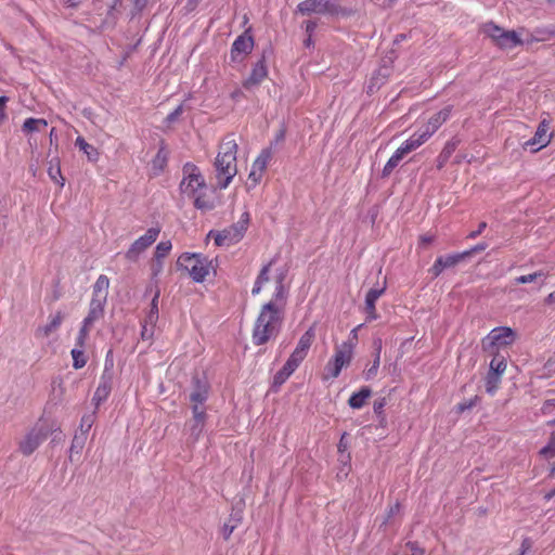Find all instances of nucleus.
I'll return each instance as SVG.
<instances>
[{"mask_svg": "<svg viewBox=\"0 0 555 555\" xmlns=\"http://www.w3.org/2000/svg\"><path fill=\"white\" fill-rule=\"evenodd\" d=\"M284 319L283 308L273 301L261 307L253 328V343L256 346L267 344L271 338L278 336Z\"/></svg>", "mask_w": 555, "mask_h": 555, "instance_id": "1", "label": "nucleus"}, {"mask_svg": "<svg viewBox=\"0 0 555 555\" xmlns=\"http://www.w3.org/2000/svg\"><path fill=\"white\" fill-rule=\"evenodd\" d=\"M236 150L235 141H227L220 146V151L215 160L218 188L227 189L234 176L236 169Z\"/></svg>", "mask_w": 555, "mask_h": 555, "instance_id": "2", "label": "nucleus"}, {"mask_svg": "<svg viewBox=\"0 0 555 555\" xmlns=\"http://www.w3.org/2000/svg\"><path fill=\"white\" fill-rule=\"evenodd\" d=\"M210 261L207 257L196 253H183L177 260V268L185 270L196 283L205 281L209 273Z\"/></svg>", "mask_w": 555, "mask_h": 555, "instance_id": "3", "label": "nucleus"}, {"mask_svg": "<svg viewBox=\"0 0 555 555\" xmlns=\"http://www.w3.org/2000/svg\"><path fill=\"white\" fill-rule=\"evenodd\" d=\"M485 249L486 243L480 242L474 247L462 253L440 256L436 259L428 272L431 274L433 279H436L442 273L444 269L453 268L462 261L470 260L476 255L483 253Z\"/></svg>", "mask_w": 555, "mask_h": 555, "instance_id": "4", "label": "nucleus"}, {"mask_svg": "<svg viewBox=\"0 0 555 555\" xmlns=\"http://www.w3.org/2000/svg\"><path fill=\"white\" fill-rule=\"evenodd\" d=\"M297 12L302 15L328 14L334 17L350 16L351 10L327 0H304L297 5Z\"/></svg>", "mask_w": 555, "mask_h": 555, "instance_id": "5", "label": "nucleus"}, {"mask_svg": "<svg viewBox=\"0 0 555 555\" xmlns=\"http://www.w3.org/2000/svg\"><path fill=\"white\" fill-rule=\"evenodd\" d=\"M525 33L526 28L524 27L517 30H504L495 25L488 24V36L503 50H513L525 44Z\"/></svg>", "mask_w": 555, "mask_h": 555, "instance_id": "6", "label": "nucleus"}, {"mask_svg": "<svg viewBox=\"0 0 555 555\" xmlns=\"http://www.w3.org/2000/svg\"><path fill=\"white\" fill-rule=\"evenodd\" d=\"M517 333L509 326H498L488 333V353L508 351L515 343Z\"/></svg>", "mask_w": 555, "mask_h": 555, "instance_id": "7", "label": "nucleus"}, {"mask_svg": "<svg viewBox=\"0 0 555 555\" xmlns=\"http://www.w3.org/2000/svg\"><path fill=\"white\" fill-rule=\"evenodd\" d=\"M491 361L488 364V393H492L501 382V376L507 367L509 351H493L488 353Z\"/></svg>", "mask_w": 555, "mask_h": 555, "instance_id": "8", "label": "nucleus"}, {"mask_svg": "<svg viewBox=\"0 0 555 555\" xmlns=\"http://www.w3.org/2000/svg\"><path fill=\"white\" fill-rule=\"evenodd\" d=\"M210 393V383L205 372H195L191 378V392L189 396L191 408H205Z\"/></svg>", "mask_w": 555, "mask_h": 555, "instance_id": "9", "label": "nucleus"}, {"mask_svg": "<svg viewBox=\"0 0 555 555\" xmlns=\"http://www.w3.org/2000/svg\"><path fill=\"white\" fill-rule=\"evenodd\" d=\"M159 227L150 228L146 233L135 240L126 251L125 257L131 262L138 261L140 255L144 253L158 237Z\"/></svg>", "mask_w": 555, "mask_h": 555, "instance_id": "10", "label": "nucleus"}, {"mask_svg": "<svg viewBox=\"0 0 555 555\" xmlns=\"http://www.w3.org/2000/svg\"><path fill=\"white\" fill-rule=\"evenodd\" d=\"M52 427L40 425L33 428L20 443V450L24 455H30L49 437Z\"/></svg>", "mask_w": 555, "mask_h": 555, "instance_id": "11", "label": "nucleus"}, {"mask_svg": "<svg viewBox=\"0 0 555 555\" xmlns=\"http://www.w3.org/2000/svg\"><path fill=\"white\" fill-rule=\"evenodd\" d=\"M55 128L49 127V124L43 118H27L22 125V132L26 137L46 135L52 139Z\"/></svg>", "mask_w": 555, "mask_h": 555, "instance_id": "12", "label": "nucleus"}, {"mask_svg": "<svg viewBox=\"0 0 555 555\" xmlns=\"http://www.w3.org/2000/svg\"><path fill=\"white\" fill-rule=\"evenodd\" d=\"M113 377H114V372L112 371V369H108L107 365H105V369L100 378L99 386L95 389V392L92 398V401L96 408L102 402H104L107 399V397L109 396L112 388H113Z\"/></svg>", "mask_w": 555, "mask_h": 555, "instance_id": "13", "label": "nucleus"}, {"mask_svg": "<svg viewBox=\"0 0 555 555\" xmlns=\"http://www.w3.org/2000/svg\"><path fill=\"white\" fill-rule=\"evenodd\" d=\"M425 141H408L404 146H400L395 154L388 159L386 165L383 168L382 177L386 178L390 176L392 170L399 165L400 160L411 151L416 150L424 143Z\"/></svg>", "mask_w": 555, "mask_h": 555, "instance_id": "14", "label": "nucleus"}, {"mask_svg": "<svg viewBox=\"0 0 555 555\" xmlns=\"http://www.w3.org/2000/svg\"><path fill=\"white\" fill-rule=\"evenodd\" d=\"M315 333L313 327H309L299 338L295 350L289 356V359L300 364L307 357L308 351L314 340Z\"/></svg>", "mask_w": 555, "mask_h": 555, "instance_id": "15", "label": "nucleus"}, {"mask_svg": "<svg viewBox=\"0 0 555 555\" xmlns=\"http://www.w3.org/2000/svg\"><path fill=\"white\" fill-rule=\"evenodd\" d=\"M192 414L193 417L190 421V438L193 442L197 441L201 437L206 420H207V413L206 408H197L196 405L192 406Z\"/></svg>", "mask_w": 555, "mask_h": 555, "instance_id": "16", "label": "nucleus"}, {"mask_svg": "<svg viewBox=\"0 0 555 555\" xmlns=\"http://www.w3.org/2000/svg\"><path fill=\"white\" fill-rule=\"evenodd\" d=\"M354 343L352 339L343 343L339 347L336 348L335 354L331 362L336 364V370H341L344 366L350 364L353 353Z\"/></svg>", "mask_w": 555, "mask_h": 555, "instance_id": "17", "label": "nucleus"}, {"mask_svg": "<svg viewBox=\"0 0 555 555\" xmlns=\"http://www.w3.org/2000/svg\"><path fill=\"white\" fill-rule=\"evenodd\" d=\"M555 38V26H538L533 30L526 29V44L543 42Z\"/></svg>", "mask_w": 555, "mask_h": 555, "instance_id": "18", "label": "nucleus"}, {"mask_svg": "<svg viewBox=\"0 0 555 555\" xmlns=\"http://www.w3.org/2000/svg\"><path fill=\"white\" fill-rule=\"evenodd\" d=\"M254 48V39L251 35H249V30H246L244 34L238 36L231 49V59L232 61H236L240 54H248L251 52Z\"/></svg>", "mask_w": 555, "mask_h": 555, "instance_id": "19", "label": "nucleus"}, {"mask_svg": "<svg viewBox=\"0 0 555 555\" xmlns=\"http://www.w3.org/2000/svg\"><path fill=\"white\" fill-rule=\"evenodd\" d=\"M451 108L446 107L435 114L425 126L424 130L418 134L417 139H426L431 137L436 130L448 119Z\"/></svg>", "mask_w": 555, "mask_h": 555, "instance_id": "20", "label": "nucleus"}, {"mask_svg": "<svg viewBox=\"0 0 555 555\" xmlns=\"http://www.w3.org/2000/svg\"><path fill=\"white\" fill-rule=\"evenodd\" d=\"M268 75V69H267V65H266V59H264V55H262L261 60H259L249 77L247 79L244 80L243 82V87L245 89H251L256 86H258Z\"/></svg>", "mask_w": 555, "mask_h": 555, "instance_id": "21", "label": "nucleus"}, {"mask_svg": "<svg viewBox=\"0 0 555 555\" xmlns=\"http://www.w3.org/2000/svg\"><path fill=\"white\" fill-rule=\"evenodd\" d=\"M298 366V363L288 358L282 369H280L274 374L271 386L272 390L278 391L279 388L288 379V377L296 371Z\"/></svg>", "mask_w": 555, "mask_h": 555, "instance_id": "22", "label": "nucleus"}, {"mask_svg": "<svg viewBox=\"0 0 555 555\" xmlns=\"http://www.w3.org/2000/svg\"><path fill=\"white\" fill-rule=\"evenodd\" d=\"M249 222V214L244 212L241 217V219L232 224L231 227L224 229L223 231H229V234L227 233L228 241L231 244H235L242 240L244 236L245 231L247 230V224Z\"/></svg>", "mask_w": 555, "mask_h": 555, "instance_id": "23", "label": "nucleus"}, {"mask_svg": "<svg viewBox=\"0 0 555 555\" xmlns=\"http://www.w3.org/2000/svg\"><path fill=\"white\" fill-rule=\"evenodd\" d=\"M106 301L105 299L91 298L89 311L83 321L92 325L95 321L103 318Z\"/></svg>", "mask_w": 555, "mask_h": 555, "instance_id": "24", "label": "nucleus"}, {"mask_svg": "<svg viewBox=\"0 0 555 555\" xmlns=\"http://www.w3.org/2000/svg\"><path fill=\"white\" fill-rule=\"evenodd\" d=\"M168 156L169 151L166 149L165 145H162L157 154L151 162V170L154 177H158L160 173H163L165 167L167 166Z\"/></svg>", "mask_w": 555, "mask_h": 555, "instance_id": "25", "label": "nucleus"}, {"mask_svg": "<svg viewBox=\"0 0 555 555\" xmlns=\"http://www.w3.org/2000/svg\"><path fill=\"white\" fill-rule=\"evenodd\" d=\"M64 318V313L62 311H57L47 325L37 328L36 336L48 337L51 333L55 332L61 326Z\"/></svg>", "mask_w": 555, "mask_h": 555, "instance_id": "26", "label": "nucleus"}, {"mask_svg": "<svg viewBox=\"0 0 555 555\" xmlns=\"http://www.w3.org/2000/svg\"><path fill=\"white\" fill-rule=\"evenodd\" d=\"M48 175L50 179L55 182L60 188L65 184V178L62 176L61 162L59 156H52L49 159Z\"/></svg>", "mask_w": 555, "mask_h": 555, "instance_id": "27", "label": "nucleus"}, {"mask_svg": "<svg viewBox=\"0 0 555 555\" xmlns=\"http://www.w3.org/2000/svg\"><path fill=\"white\" fill-rule=\"evenodd\" d=\"M372 396V389L369 386H363L359 391L353 392L348 399V404L351 409H361L366 400Z\"/></svg>", "mask_w": 555, "mask_h": 555, "instance_id": "28", "label": "nucleus"}, {"mask_svg": "<svg viewBox=\"0 0 555 555\" xmlns=\"http://www.w3.org/2000/svg\"><path fill=\"white\" fill-rule=\"evenodd\" d=\"M373 347L375 350V354H374V360H373L372 366L364 372V376H365L366 380L372 379L377 374L379 363H380L382 339L380 338L374 339Z\"/></svg>", "mask_w": 555, "mask_h": 555, "instance_id": "29", "label": "nucleus"}, {"mask_svg": "<svg viewBox=\"0 0 555 555\" xmlns=\"http://www.w3.org/2000/svg\"><path fill=\"white\" fill-rule=\"evenodd\" d=\"M109 280L106 275L101 274L93 285L92 298L107 300Z\"/></svg>", "mask_w": 555, "mask_h": 555, "instance_id": "30", "label": "nucleus"}, {"mask_svg": "<svg viewBox=\"0 0 555 555\" xmlns=\"http://www.w3.org/2000/svg\"><path fill=\"white\" fill-rule=\"evenodd\" d=\"M242 520V512L236 511L230 515L229 520L223 525L222 534L224 540H229L230 535Z\"/></svg>", "mask_w": 555, "mask_h": 555, "instance_id": "31", "label": "nucleus"}, {"mask_svg": "<svg viewBox=\"0 0 555 555\" xmlns=\"http://www.w3.org/2000/svg\"><path fill=\"white\" fill-rule=\"evenodd\" d=\"M286 274L284 272H280L275 276V291L273 294V302H275L279 306V301H284L286 298V289L284 286V280Z\"/></svg>", "mask_w": 555, "mask_h": 555, "instance_id": "32", "label": "nucleus"}, {"mask_svg": "<svg viewBox=\"0 0 555 555\" xmlns=\"http://www.w3.org/2000/svg\"><path fill=\"white\" fill-rule=\"evenodd\" d=\"M547 278V274L543 271H537L530 274H525L515 278L516 284H527L532 282H539L540 286L544 284L545 280Z\"/></svg>", "mask_w": 555, "mask_h": 555, "instance_id": "33", "label": "nucleus"}, {"mask_svg": "<svg viewBox=\"0 0 555 555\" xmlns=\"http://www.w3.org/2000/svg\"><path fill=\"white\" fill-rule=\"evenodd\" d=\"M456 150L455 141H448L437 158V168L441 169Z\"/></svg>", "mask_w": 555, "mask_h": 555, "instance_id": "34", "label": "nucleus"}, {"mask_svg": "<svg viewBox=\"0 0 555 555\" xmlns=\"http://www.w3.org/2000/svg\"><path fill=\"white\" fill-rule=\"evenodd\" d=\"M87 436L83 433L76 434L72 440L69 449V460H73L74 453L79 454L85 447Z\"/></svg>", "mask_w": 555, "mask_h": 555, "instance_id": "35", "label": "nucleus"}, {"mask_svg": "<svg viewBox=\"0 0 555 555\" xmlns=\"http://www.w3.org/2000/svg\"><path fill=\"white\" fill-rule=\"evenodd\" d=\"M159 295H160V292L159 289L157 288L153 298H152V301H151V306H150V311L146 315V322L147 323H151V324H154L156 323V321L158 320V298H159Z\"/></svg>", "mask_w": 555, "mask_h": 555, "instance_id": "36", "label": "nucleus"}, {"mask_svg": "<svg viewBox=\"0 0 555 555\" xmlns=\"http://www.w3.org/2000/svg\"><path fill=\"white\" fill-rule=\"evenodd\" d=\"M272 157V151L271 147L263 149L261 153L258 155V157L253 163V166L258 169L264 171L267 168L268 162Z\"/></svg>", "mask_w": 555, "mask_h": 555, "instance_id": "37", "label": "nucleus"}, {"mask_svg": "<svg viewBox=\"0 0 555 555\" xmlns=\"http://www.w3.org/2000/svg\"><path fill=\"white\" fill-rule=\"evenodd\" d=\"M72 358H73V366L76 370H79L83 367L88 361L83 348L75 347L70 351Z\"/></svg>", "mask_w": 555, "mask_h": 555, "instance_id": "38", "label": "nucleus"}, {"mask_svg": "<svg viewBox=\"0 0 555 555\" xmlns=\"http://www.w3.org/2000/svg\"><path fill=\"white\" fill-rule=\"evenodd\" d=\"M188 188H191L192 193H195L198 189L205 186V180L199 173V171L190 172V175L188 176Z\"/></svg>", "mask_w": 555, "mask_h": 555, "instance_id": "39", "label": "nucleus"}, {"mask_svg": "<svg viewBox=\"0 0 555 555\" xmlns=\"http://www.w3.org/2000/svg\"><path fill=\"white\" fill-rule=\"evenodd\" d=\"M76 145L87 155L90 162H96L99 158V152L95 147L88 143V141H75Z\"/></svg>", "mask_w": 555, "mask_h": 555, "instance_id": "40", "label": "nucleus"}, {"mask_svg": "<svg viewBox=\"0 0 555 555\" xmlns=\"http://www.w3.org/2000/svg\"><path fill=\"white\" fill-rule=\"evenodd\" d=\"M171 242L170 241H162L157 244L156 248H155V253H154V258L157 262H159V260H163L164 258L167 257V255L169 254V251L171 250Z\"/></svg>", "mask_w": 555, "mask_h": 555, "instance_id": "41", "label": "nucleus"}, {"mask_svg": "<svg viewBox=\"0 0 555 555\" xmlns=\"http://www.w3.org/2000/svg\"><path fill=\"white\" fill-rule=\"evenodd\" d=\"M540 455L546 460L555 456V430L551 433L547 443L540 450Z\"/></svg>", "mask_w": 555, "mask_h": 555, "instance_id": "42", "label": "nucleus"}, {"mask_svg": "<svg viewBox=\"0 0 555 555\" xmlns=\"http://www.w3.org/2000/svg\"><path fill=\"white\" fill-rule=\"evenodd\" d=\"M386 291V281L382 286L372 287L365 295V301L376 304L377 299L385 293Z\"/></svg>", "mask_w": 555, "mask_h": 555, "instance_id": "43", "label": "nucleus"}, {"mask_svg": "<svg viewBox=\"0 0 555 555\" xmlns=\"http://www.w3.org/2000/svg\"><path fill=\"white\" fill-rule=\"evenodd\" d=\"M91 326V324H87V322L82 321V325L76 338V347L85 348Z\"/></svg>", "mask_w": 555, "mask_h": 555, "instance_id": "44", "label": "nucleus"}, {"mask_svg": "<svg viewBox=\"0 0 555 555\" xmlns=\"http://www.w3.org/2000/svg\"><path fill=\"white\" fill-rule=\"evenodd\" d=\"M481 402V397L476 395L475 397L468 399V400H464L463 402H460L457 405H456V411L459 413H462L464 411H468L470 410L472 408L476 406L477 403H480Z\"/></svg>", "mask_w": 555, "mask_h": 555, "instance_id": "45", "label": "nucleus"}, {"mask_svg": "<svg viewBox=\"0 0 555 555\" xmlns=\"http://www.w3.org/2000/svg\"><path fill=\"white\" fill-rule=\"evenodd\" d=\"M551 141H525L522 144L524 151L535 153L545 147Z\"/></svg>", "mask_w": 555, "mask_h": 555, "instance_id": "46", "label": "nucleus"}, {"mask_svg": "<svg viewBox=\"0 0 555 555\" xmlns=\"http://www.w3.org/2000/svg\"><path fill=\"white\" fill-rule=\"evenodd\" d=\"M227 233L229 234V231H223V230H222V231H219V232H215V231H212V230H211V231L208 233V236H214V238H215V244H216L217 246H223V245L229 246V245H232V244H231V243H229V241H228V237H229V236L227 235Z\"/></svg>", "mask_w": 555, "mask_h": 555, "instance_id": "47", "label": "nucleus"}, {"mask_svg": "<svg viewBox=\"0 0 555 555\" xmlns=\"http://www.w3.org/2000/svg\"><path fill=\"white\" fill-rule=\"evenodd\" d=\"M425 551L417 542L409 541L404 545L403 555H424Z\"/></svg>", "mask_w": 555, "mask_h": 555, "instance_id": "48", "label": "nucleus"}, {"mask_svg": "<svg viewBox=\"0 0 555 555\" xmlns=\"http://www.w3.org/2000/svg\"><path fill=\"white\" fill-rule=\"evenodd\" d=\"M545 137H553V133L550 132V122L547 120H542L537 129L534 139H543Z\"/></svg>", "mask_w": 555, "mask_h": 555, "instance_id": "49", "label": "nucleus"}, {"mask_svg": "<svg viewBox=\"0 0 555 555\" xmlns=\"http://www.w3.org/2000/svg\"><path fill=\"white\" fill-rule=\"evenodd\" d=\"M184 112V104H180L177 108H175L173 112H171L165 119V122L167 126H171L172 124H175L176 121L179 120L180 116L183 114Z\"/></svg>", "mask_w": 555, "mask_h": 555, "instance_id": "50", "label": "nucleus"}, {"mask_svg": "<svg viewBox=\"0 0 555 555\" xmlns=\"http://www.w3.org/2000/svg\"><path fill=\"white\" fill-rule=\"evenodd\" d=\"M386 404V398H379L375 400L373 404L374 413L377 415L380 422L385 421L384 408Z\"/></svg>", "mask_w": 555, "mask_h": 555, "instance_id": "51", "label": "nucleus"}, {"mask_svg": "<svg viewBox=\"0 0 555 555\" xmlns=\"http://www.w3.org/2000/svg\"><path fill=\"white\" fill-rule=\"evenodd\" d=\"M94 422V413L87 414L81 417L80 422V433H83L87 436V433L90 430Z\"/></svg>", "mask_w": 555, "mask_h": 555, "instance_id": "52", "label": "nucleus"}, {"mask_svg": "<svg viewBox=\"0 0 555 555\" xmlns=\"http://www.w3.org/2000/svg\"><path fill=\"white\" fill-rule=\"evenodd\" d=\"M273 262H274V260H271L269 263L264 264L261 268V270L256 279L258 281V284L263 285L264 283H267L269 281V272H270V268L273 264Z\"/></svg>", "mask_w": 555, "mask_h": 555, "instance_id": "53", "label": "nucleus"}, {"mask_svg": "<svg viewBox=\"0 0 555 555\" xmlns=\"http://www.w3.org/2000/svg\"><path fill=\"white\" fill-rule=\"evenodd\" d=\"M400 509H401V505L399 502H396L395 504H392L389 507V509L387 511L386 517L383 520L380 526H386L393 516H396L400 513Z\"/></svg>", "mask_w": 555, "mask_h": 555, "instance_id": "54", "label": "nucleus"}, {"mask_svg": "<svg viewBox=\"0 0 555 555\" xmlns=\"http://www.w3.org/2000/svg\"><path fill=\"white\" fill-rule=\"evenodd\" d=\"M262 173H263L262 170H258L254 166H251V170L248 175V180L251 182L249 188H255L260 182V180L262 178Z\"/></svg>", "mask_w": 555, "mask_h": 555, "instance_id": "55", "label": "nucleus"}, {"mask_svg": "<svg viewBox=\"0 0 555 555\" xmlns=\"http://www.w3.org/2000/svg\"><path fill=\"white\" fill-rule=\"evenodd\" d=\"M194 206L197 208V209H202V210H210L214 208V205L206 201L203 196H197L194 201Z\"/></svg>", "mask_w": 555, "mask_h": 555, "instance_id": "56", "label": "nucleus"}, {"mask_svg": "<svg viewBox=\"0 0 555 555\" xmlns=\"http://www.w3.org/2000/svg\"><path fill=\"white\" fill-rule=\"evenodd\" d=\"M365 313H366V320L372 321L377 319L376 308L374 302L365 301Z\"/></svg>", "mask_w": 555, "mask_h": 555, "instance_id": "57", "label": "nucleus"}, {"mask_svg": "<svg viewBox=\"0 0 555 555\" xmlns=\"http://www.w3.org/2000/svg\"><path fill=\"white\" fill-rule=\"evenodd\" d=\"M326 375L325 378L332 377L336 378L340 374L341 370H336V364L328 361V363L325 365Z\"/></svg>", "mask_w": 555, "mask_h": 555, "instance_id": "58", "label": "nucleus"}, {"mask_svg": "<svg viewBox=\"0 0 555 555\" xmlns=\"http://www.w3.org/2000/svg\"><path fill=\"white\" fill-rule=\"evenodd\" d=\"M8 101H9L8 96H4V95L0 96V125L7 118L5 107H7Z\"/></svg>", "mask_w": 555, "mask_h": 555, "instance_id": "59", "label": "nucleus"}, {"mask_svg": "<svg viewBox=\"0 0 555 555\" xmlns=\"http://www.w3.org/2000/svg\"><path fill=\"white\" fill-rule=\"evenodd\" d=\"M347 433H344L339 439V442L337 444L338 452L344 453L348 449V442H347Z\"/></svg>", "mask_w": 555, "mask_h": 555, "instance_id": "60", "label": "nucleus"}, {"mask_svg": "<svg viewBox=\"0 0 555 555\" xmlns=\"http://www.w3.org/2000/svg\"><path fill=\"white\" fill-rule=\"evenodd\" d=\"M551 408H555V398L545 400L542 405V412L548 413Z\"/></svg>", "mask_w": 555, "mask_h": 555, "instance_id": "61", "label": "nucleus"}, {"mask_svg": "<svg viewBox=\"0 0 555 555\" xmlns=\"http://www.w3.org/2000/svg\"><path fill=\"white\" fill-rule=\"evenodd\" d=\"M163 270V260H159V262H157L155 260V263L152 264V273H153V276H156L158 275Z\"/></svg>", "mask_w": 555, "mask_h": 555, "instance_id": "62", "label": "nucleus"}, {"mask_svg": "<svg viewBox=\"0 0 555 555\" xmlns=\"http://www.w3.org/2000/svg\"><path fill=\"white\" fill-rule=\"evenodd\" d=\"M483 229H486V221H481L478 225V229L476 231L470 232L467 237L475 238L483 231Z\"/></svg>", "mask_w": 555, "mask_h": 555, "instance_id": "63", "label": "nucleus"}, {"mask_svg": "<svg viewBox=\"0 0 555 555\" xmlns=\"http://www.w3.org/2000/svg\"><path fill=\"white\" fill-rule=\"evenodd\" d=\"M317 28V23L313 22V21H308L306 23V33L310 36H312L313 31L315 30Z\"/></svg>", "mask_w": 555, "mask_h": 555, "instance_id": "64", "label": "nucleus"}]
</instances>
